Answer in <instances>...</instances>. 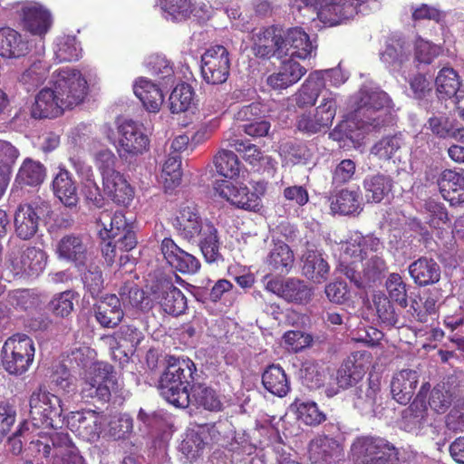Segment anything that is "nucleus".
<instances>
[{
  "label": "nucleus",
  "instance_id": "obj_58",
  "mask_svg": "<svg viewBox=\"0 0 464 464\" xmlns=\"http://www.w3.org/2000/svg\"><path fill=\"white\" fill-rule=\"evenodd\" d=\"M310 450L319 455L325 462H330L332 459L338 458L342 452V448L338 441L328 437L312 441Z\"/></svg>",
  "mask_w": 464,
  "mask_h": 464
},
{
  "label": "nucleus",
  "instance_id": "obj_18",
  "mask_svg": "<svg viewBox=\"0 0 464 464\" xmlns=\"http://www.w3.org/2000/svg\"><path fill=\"white\" fill-rule=\"evenodd\" d=\"M56 254L60 259L73 264L77 270H82L92 257L90 240L78 234L63 236L56 245Z\"/></svg>",
  "mask_w": 464,
  "mask_h": 464
},
{
  "label": "nucleus",
  "instance_id": "obj_14",
  "mask_svg": "<svg viewBox=\"0 0 464 464\" xmlns=\"http://www.w3.org/2000/svg\"><path fill=\"white\" fill-rule=\"evenodd\" d=\"M119 140L116 146L121 159L131 161L150 148V138L141 124L126 120L118 127Z\"/></svg>",
  "mask_w": 464,
  "mask_h": 464
},
{
  "label": "nucleus",
  "instance_id": "obj_23",
  "mask_svg": "<svg viewBox=\"0 0 464 464\" xmlns=\"http://www.w3.org/2000/svg\"><path fill=\"white\" fill-rule=\"evenodd\" d=\"M102 416L95 411L72 412L68 420L71 430L87 441H95L102 430Z\"/></svg>",
  "mask_w": 464,
  "mask_h": 464
},
{
  "label": "nucleus",
  "instance_id": "obj_61",
  "mask_svg": "<svg viewBox=\"0 0 464 464\" xmlns=\"http://www.w3.org/2000/svg\"><path fill=\"white\" fill-rule=\"evenodd\" d=\"M49 65L44 60H35L21 76V82L31 86L41 84L48 75Z\"/></svg>",
  "mask_w": 464,
  "mask_h": 464
},
{
  "label": "nucleus",
  "instance_id": "obj_28",
  "mask_svg": "<svg viewBox=\"0 0 464 464\" xmlns=\"http://www.w3.org/2000/svg\"><path fill=\"white\" fill-rule=\"evenodd\" d=\"M94 314L101 326L107 328L117 326L124 315L121 300L115 295H106L94 304Z\"/></svg>",
  "mask_w": 464,
  "mask_h": 464
},
{
  "label": "nucleus",
  "instance_id": "obj_41",
  "mask_svg": "<svg viewBox=\"0 0 464 464\" xmlns=\"http://www.w3.org/2000/svg\"><path fill=\"white\" fill-rule=\"evenodd\" d=\"M435 86L440 100L454 98L455 102L459 92L464 91L460 89V82L458 73L452 68L449 67H444L439 72L435 79Z\"/></svg>",
  "mask_w": 464,
  "mask_h": 464
},
{
  "label": "nucleus",
  "instance_id": "obj_33",
  "mask_svg": "<svg viewBox=\"0 0 464 464\" xmlns=\"http://www.w3.org/2000/svg\"><path fill=\"white\" fill-rule=\"evenodd\" d=\"M430 389L428 382L423 383L417 393L413 402L402 411L401 424L405 430L412 431L420 429L426 420L427 408L425 405V396Z\"/></svg>",
  "mask_w": 464,
  "mask_h": 464
},
{
  "label": "nucleus",
  "instance_id": "obj_35",
  "mask_svg": "<svg viewBox=\"0 0 464 464\" xmlns=\"http://www.w3.org/2000/svg\"><path fill=\"white\" fill-rule=\"evenodd\" d=\"M134 94L150 112H158L164 102L161 89L151 81L140 78L133 85Z\"/></svg>",
  "mask_w": 464,
  "mask_h": 464
},
{
  "label": "nucleus",
  "instance_id": "obj_27",
  "mask_svg": "<svg viewBox=\"0 0 464 464\" xmlns=\"http://www.w3.org/2000/svg\"><path fill=\"white\" fill-rule=\"evenodd\" d=\"M364 353L355 352L349 355L337 371L336 382L342 389L356 384L365 373Z\"/></svg>",
  "mask_w": 464,
  "mask_h": 464
},
{
  "label": "nucleus",
  "instance_id": "obj_9",
  "mask_svg": "<svg viewBox=\"0 0 464 464\" xmlns=\"http://www.w3.org/2000/svg\"><path fill=\"white\" fill-rule=\"evenodd\" d=\"M398 455L392 443L376 436L357 437L350 448L353 464H392L398 460Z\"/></svg>",
  "mask_w": 464,
  "mask_h": 464
},
{
  "label": "nucleus",
  "instance_id": "obj_59",
  "mask_svg": "<svg viewBox=\"0 0 464 464\" xmlns=\"http://www.w3.org/2000/svg\"><path fill=\"white\" fill-rule=\"evenodd\" d=\"M298 419L306 425H318L325 420V414L321 411L316 403L313 401H295Z\"/></svg>",
  "mask_w": 464,
  "mask_h": 464
},
{
  "label": "nucleus",
  "instance_id": "obj_48",
  "mask_svg": "<svg viewBox=\"0 0 464 464\" xmlns=\"http://www.w3.org/2000/svg\"><path fill=\"white\" fill-rule=\"evenodd\" d=\"M84 288L92 295H98L103 289L104 279L101 266L93 261V257L78 270Z\"/></svg>",
  "mask_w": 464,
  "mask_h": 464
},
{
  "label": "nucleus",
  "instance_id": "obj_29",
  "mask_svg": "<svg viewBox=\"0 0 464 464\" xmlns=\"http://www.w3.org/2000/svg\"><path fill=\"white\" fill-rule=\"evenodd\" d=\"M425 127L440 139H454L464 142V128L446 113L433 114L428 119Z\"/></svg>",
  "mask_w": 464,
  "mask_h": 464
},
{
  "label": "nucleus",
  "instance_id": "obj_11",
  "mask_svg": "<svg viewBox=\"0 0 464 464\" xmlns=\"http://www.w3.org/2000/svg\"><path fill=\"white\" fill-rule=\"evenodd\" d=\"M34 346L25 334L9 337L2 349V364L6 372L14 375L25 372L34 361Z\"/></svg>",
  "mask_w": 464,
  "mask_h": 464
},
{
  "label": "nucleus",
  "instance_id": "obj_13",
  "mask_svg": "<svg viewBox=\"0 0 464 464\" xmlns=\"http://www.w3.org/2000/svg\"><path fill=\"white\" fill-rule=\"evenodd\" d=\"M116 385L113 367L104 362H97L93 372L87 376L82 384L81 395L82 399H92L100 402H108L111 391Z\"/></svg>",
  "mask_w": 464,
  "mask_h": 464
},
{
  "label": "nucleus",
  "instance_id": "obj_31",
  "mask_svg": "<svg viewBox=\"0 0 464 464\" xmlns=\"http://www.w3.org/2000/svg\"><path fill=\"white\" fill-rule=\"evenodd\" d=\"M302 274L315 284H322L328 279L330 266L320 251L307 248L302 256Z\"/></svg>",
  "mask_w": 464,
  "mask_h": 464
},
{
  "label": "nucleus",
  "instance_id": "obj_54",
  "mask_svg": "<svg viewBox=\"0 0 464 464\" xmlns=\"http://www.w3.org/2000/svg\"><path fill=\"white\" fill-rule=\"evenodd\" d=\"M181 159L179 154L169 156L163 164L160 179L166 190L176 188L181 180Z\"/></svg>",
  "mask_w": 464,
  "mask_h": 464
},
{
  "label": "nucleus",
  "instance_id": "obj_43",
  "mask_svg": "<svg viewBox=\"0 0 464 464\" xmlns=\"http://www.w3.org/2000/svg\"><path fill=\"white\" fill-rule=\"evenodd\" d=\"M190 403L203 407L210 411H218L222 408L217 392L212 388L197 381L191 385L189 392Z\"/></svg>",
  "mask_w": 464,
  "mask_h": 464
},
{
  "label": "nucleus",
  "instance_id": "obj_32",
  "mask_svg": "<svg viewBox=\"0 0 464 464\" xmlns=\"http://www.w3.org/2000/svg\"><path fill=\"white\" fill-rule=\"evenodd\" d=\"M306 72V69L296 60H285L278 72L268 76L266 82L274 90L286 89L297 82Z\"/></svg>",
  "mask_w": 464,
  "mask_h": 464
},
{
  "label": "nucleus",
  "instance_id": "obj_57",
  "mask_svg": "<svg viewBox=\"0 0 464 464\" xmlns=\"http://www.w3.org/2000/svg\"><path fill=\"white\" fill-rule=\"evenodd\" d=\"M47 435L48 439L44 441V448L51 449L50 457L61 458L69 452V450L75 448L67 433L53 430Z\"/></svg>",
  "mask_w": 464,
  "mask_h": 464
},
{
  "label": "nucleus",
  "instance_id": "obj_44",
  "mask_svg": "<svg viewBox=\"0 0 464 464\" xmlns=\"http://www.w3.org/2000/svg\"><path fill=\"white\" fill-rule=\"evenodd\" d=\"M379 392L380 385L377 381L369 380L366 383L361 384L355 390L354 407L365 413L375 412Z\"/></svg>",
  "mask_w": 464,
  "mask_h": 464
},
{
  "label": "nucleus",
  "instance_id": "obj_3",
  "mask_svg": "<svg viewBox=\"0 0 464 464\" xmlns=\"http://www.w3.org/2000/svg\"><path fill=\"white\" fill-rule=\"evenodd\" d=\"M253 54L256 58H312L316 56L317 44L300 27L283 32L270 26L254 31L251 36Z\"/></svg>",
  "mask_w": 464,
  "mask_h": 464
},
{
  "label": "nucleus",
  "instance_id": "obj_12",
  "mask_svg": "<svg viewBox=\"0 0 464 464\" xmlns=\"http://www.w3.org/2000/svg\"><path fill=\"white\" fill-rule=\"evenodd\" d=\"M443 49L440 44L416 35L411 44H408L400 35L389 37L381 50L382 58H402L414 54L415 58H436L442 54Z\"/></svg>",
  "mask_w": 464,
  "mask_h": 464
},
{
  "label": "nucleus",
  "instance_id": "obj_50",
  "mask_svg": "<svg viewBox=\"0 0 464 464\" xmlns=\"http://www.w3.org/2000/svg\"><path fill=\"white\" fill-rule=\"evenodd\" d=\"M121 303L132 307L144 310L150 308V300L145 296L142 289L133 282L124 283L119 291Z\"/></svg>",
  "mask_w": 464,
  "mask_h": 464
},
{
  "label": "nucleus",
  "instance_id": "obj_19",
  "mask_svg": "<svg viewBox=\"0 0 464 464\" xmlns=\"http://www.w3.org/2000/svg\"><path fill=\"white\" fill-rule=\"evenodd\" d=\"M266 288L285 301L298 304L309 303L314 294L313 289L304 280L296 277L271 279L266 283Z\"/></svg>",
  "mask_w": 464,
  "mask_h": 464
},
{
  "label": "nucleus",
  "instance_id": "obj_36",
  "mask_svg": "<svg viewBox=\"0 0 464 464\" xmlns=\"http://www.w3.org/2000/svg\"><path fill=\"white\" fill-rule=\"evenodd\" d=\"M96 223L101 227L100 235L103 240L115 237L132 227L121 211L114 213L109 210L101 211L96 218Z\"/></svg>",
  "mask_w": 464,
  "mask_h": 464
},
{
  "label": "nucleus",
  "instance_id": "obj_37",
  "mask_svg": "<svg viewBox=\"0 0 464 464\" xmlns=\"http://www.w3.org/2000/svg\"><path fill=\"white\" fill-rule=\"evenodd\" d=\"M265 389L277 397H285L290 391V382L284 369L278 364L266 367L262 374Z\"/></svg>",
  "mask_w": 464,
  "mask_h": 464
},
{
  "label": "nucleus",
  "instance_id": "obj_8",
  "mask_svg": "<svg viewBox=\"0 0 464 464\" xmlns=\"http://www.w3.org/2000/svg\"><path fill=\"white\" fill-rule=\"evenodd\" d=\"M302 4L312 8L318 21L324 26L333 27L353 19L358 13L376 10L379 0H301Z\"/></svg>",
  "mask_w": 464,
  "mask_h": 464
},
{
  "label": "nucleus",
  "instance_id": "obj_38",
  "mask_svg": "<svg viewBox=\"0 0 464 464\" xmlns=\"http://www.w3.org/2000/svg\"><path fill=\"white\" fill-rule=\"evenodd\" d=\"M294 262L293 251L287 244L282 241L274 243L266 259V264L269 269L279 274H288L294 266Z\"/></svg>",
  "mask_w": 464,
  "mask_h": 464
},
{
  "label": "nucleus",
  "instance_id": "obj_52",
  "mask_svg": "<svg viewBox=\"0 0 464 464\" xmlns=\"http://www.w3.org/2000/svg\"><path fill=\"white\" fill-rule=\"evenodd\" d=\"M45 177V169L39 162L26 160L21 166L16 180L21 185L37 186L41 184Z\"/></svg>",
  "mask_w": 464,
  "mask_h": 464
},
{
  "label": "nucleus",
  "instance_id": "obj_49",
  "mask_svg": "<svg viewBox=\"0 0 464 464\" xmlns=\"http://www.w3.org/2000/svg\"><path fill=\"white\" fill-rule=\"evenodd\" d=\"M200 65L203 79L210 84H220L229 75V60H201Z\"/></svg>",
  "mask_w": 464,
  "mask_h": 464
},
{
  "label": "nucleus",
  "instance_id": "obj_1",
  "mask_svg": "<svg viewBox=\"0 0 464 464\" xmlns=\"http://www.w3.org/2000/svg\"><path fill=\"white\" fill-rule=\"evenodd\" d=\"M50 84L36 95L31 111L34 119L56 118L82 103L88 93L87 81L76 69L60 70Z\"/></svg>",
  "mask_w": 464,
  "mask_h": 464
},
{
  "label": "nucleus",
  "instance_id": "obj_16",
  "mask_svg": "<svg viewBox=\"0 0 464 464\" xmlns=\"http://www.w3.org/2000/svg\"><path fill=\"white\" fill-rule=\"evenodd\" d=\"M46 262V253L35 246L24 250L14 248L8 255L11 271L19 277L38 276L44 271Z\"/></svg>",
  "mask_w": 464,
  "mask_h": 464
},
{
  "label": "nucleus",
  "instance_id": "obj_21",
  "mask_svg": "<svg viewBox=\"0 0 464 464\" xmlns=\"http://www.w3.org/2000/svg\"><path fill=\"white\" fill-rule=\"evenodd\" d=\"M336 113V102L332 93L323 95L322 103L316 108L314 116L303 114L298 121L297 128L307 133H316L332 124Z\"/></svg>",
  "mask_w": 464,
  "mask_h": 464
},
{
  "label": "nucleus",
  "instance_id": "obj_22",
  "mask_svg": "<svg viewBox=\"0 0 464 464\" xmlns=\"http://www.w3.org/2000/svg\"><path fill=\"white\" fill-rule=\"evenodd\" d=\"M160 250L166 261L182 274H196L200 268L198 259L192 254L180 248L169 237H165L161 241Z\"/></svg>",
  "mask_w": 464,
  "mask_h": 464
},
{
  "label": "nucleus",
  "instance_id": "obj_60",
  "mask_svg": "<svg viewBox=\"0 0 464 464\" xmlns=\"http://www.w3.org/2000/svg\"><path fill=\"white\" fill-rule=\"evenodd\" d=\"M54 53L56 58H78L82 55V48L76 37L66 35L57 39Z\"/></svg>",
  "mask_w": 464,
  "mask_h": 464
},
{
  "label": "nucleus",
  "instance_id": "obj_47",
  "mask_svg": "<svg viewBox=\"0 0 464 464\" xmlns=\"http://www.w3.org/2000/svg\"><path fill=\"white\" fill-rule=\"evenodd\" d=\"M403 145L401 135H389L382 138L371 148V154L382 160H390L400 158Z\"/></svg>",
  "mask_w": 464,
  "mask_h": 464
},
{
  "label": "nucleus",
  "instance_id": "obj_24",
  "mask_svg": "<svg viewBox=\"0 0 464 464\" xmlns=\"http://www.w3.org/2000/svg\"><path fill=\"white\" fill-rule=\"evenodd\" d=\"M32 43L18 31L11 27L0 28V56L2 58H22L33 55Z\"/></svg>",
  "mask_w": 464,
  "mask_h": 464
},
{
  "label": "nucleus",
  "instance_id": "obj_56",
  "mask_svg": "<svg viewBox=\"0 0 464 464\" xmlns=\"http://www.w3.org/2000/svg\"><path fill=\"white\" fill-rule=\"evenodd\" d=\"M390 301L395 302L401 308L408 306L407 285L397 273H392L385 283Z\"/></svg>",
  "mask_w": 464,
  "mask_h": 464
},
{
  "label": "nucleus",
  "instance_id": "obj_42",
  "mask_svg": "<svg viewBox=\"0 0 464 464\" xmlns=\"http://www.w3.org/2000/svg\"><path fill=\"white\" fill-rule=\"evenodd\" d=\"M55 196L67 207H74L78 202L77 188L68 170L60 169L53 181Z\"/></svg>",
  "mask_w": 464,
  "mask_h": 464
},
{
  "label": "nucleus",
  "instance_id": "obj_25",
  "mask_svg": "<svg viewBox=\"0 0 464 464\" xmlns=\"http://www.w3.org/2000/svg\"><path fill=\"white\" fill-rule=\"evenodd\" d=\"M437 184L443 198L457 206L464 203V173L444 169L437 179Z\"/></svg>",
  "mask_w": 464,
  "mask_h": 464
},
{
  "label": "nucleus",
  "instance_id": "obj_2",
  "mask_svg": "<svg viewBox=\"0 0 464 464\" xmlns=\"http://www.w3.org/2000/svg\"><path fill=\"white\" fill-rule=\"evenodd\" d=\"M383 243L373 235L358 236L345 244L344 257L358 258L340 265V271L358 288H366L381 281L388 270L383 258Z\"/></svg>",
  "mask_w": 464,
  "mask_h": 464
},
{
  "label": "nucleus",
  "instance_id": "obj_63",
  "mask_svg": "<svg viewBox=\"0 0 464 464\" xmlns=\"http://www.w3.org/2000/svg\"><path fill=\"white\" fill-rule=\"evenodd\" d=\"M374 304L380 320L387 326H394L399 322V314L392 302L384 295L375 296Z\"/></svg>",
  "mask_w": 464,
  "mask_h": 464
},
{
  "label": "nucleus",
  "instance_id": "obj_40",
  "mask_svg": "<svg viewBox=\"0 0 464 464\" xmlns=\"http://www.w3.org/2000/svg\"><path fill=\"white\" fill-rule=\"evenodd\" d=\"M362 209L358 190L342 189L331 199V210L341 215H356Z\"/></svg>",
  "mask_w": 464,
  "mask_h": 464
},
{
  "label": "nucleus",
  "instance_id": "obj_46",
  "mask_svg": "<svg viewBox=\"0 0 464 464\" xmlns=\"http://www.w3.org/2000/svg\"><path fill=\"white\" fill-rule=\"evenodd\" d=\"M365 131L359 126L358 121L353 120L343 121L338 124L331 132L330 138L334 140L343 141V147L349 146V141L353 147H357L361 144V140L363 139V133Z\"/></svg>",
  "mask_w": 464,
  "mask_h": 464
},
{
  "label": "nucleus",
  "instance_id": "obj_30",
  "mask_svg": "<svg viewBox=\"0 0 464 464\" xmlns=\"http://www.w3.org/2000/svg\"><path fill=\"white\" fill-rule=\"evenodd\" d=\"M362 187L368 203H381L391 195L393 179L390 175L378 172L367 175L362 181Z\"/></svg>",
  "mask_w": 464,
  "mask_h": 464
},
{
  "label": "nucleus",
  "instance_id": "obj_17",
  "mask_svg": "<svg viewBox=\"0 0 464 464\" xmlns=\"http://www.w3.org/2000/svg\"><path fill=\"white\" fill-rule=\"evenodd\" d=\"M50 212V206L44 201H34L20 205L14 213V230L23 240L32 238L38 231L41 221Z\"/></svg>",
  "mask_w": 464,
  "mask_h": 464
},
{
  "label": "nucleus",
  "instance_id": "obj_62",
  "mask_svg": "<svg viewBox=\"0 0 464 464\" xmlns=\"http://www.w3.org/2000/svg\"><path fill=\"white\" fill-rule=\"evenodd\" d=\"M304 383L310 389L320 388L324 381V373L317 362H305L301 368Z\"/></svg>",
  "mask_w": 464,
  "mask_h": 464
},
{
  "label": "nucleus",
  "instance_id": "obj_51",
  "mask_svg": "<svg viewBox=\"0 0 464 464\" xmlns=\"http://www.w3.org/2000/svg\"><path fill=\"white\" fill-rule=\"evenodd\" d=\"M194 100V91L188 83L178 84L171 92L169 101L172 113L188 111Z\"/></svg>",
  "mask_w": 464,
  "mask_h": 464
},
{
  "label": "nucleus",
  "instance_id": "obj_39",
  "mask_svg": "<svg viewBox=\"0 0 464 464\" xmlns=\"http://www.w3.org/2000/svg\"><path fill=\"white\" fill-rule=\"evenodd\" d=\"M102 182L104 191L118 205H127L132 199L133 190L120 172L102 179Z\"/></svg>",
  "mask_w": 464,
  "mask_h": 464
},
{
  "label": "nucleus",
  "instance_id": "obj_26",
  "mask_svg": "<svg viewBox=\"0 0 464 464\" xmlns=\"http://www.w3.org/2000/svg\"><path fill=\"white\" fill-rule=\"evenodd\" d=\"M419 377L418 372L409 369L395 373L391 382L392 398L401 405L408 404L415 393Z\"/></svg>",
  "mask_w": 464,
  "mask_h": 464
},
{
  "label": "nucleus",
  "instance_id": "obj_20",
  "mask_svg": "<svg viewBox=\"0 0 464 464\" xmlns=\"http://www.w3.org/2000/svg\"><path fill=\"white\" fill-rule=\"evenodd\" d=\"M215 191L237 208L246 210H256L260 207V198L255 192L242 183H233L228 180L217 181Z\"/></svg>",
  "mask_w": 464,
  "mask_h": 464
},
{
  "label": "nucleus",
  "instance_id": "obj_4",
  "mask_svg": "<svg viewBox=\"0 0 464 464\" xmlns=\"http://www.w3.org/2000/svg\"><path fill=\"white\" fill-rule=\"evenodd\" d=\"M173 227L182 239L200 248L208 263L222 259L218 229L210 221L201 218L194 202L188 201L180 205Z\"/></svg>",
  "mask_w": 464,
  "mask_h": 464
},
{
  "label": "nucleus",
  "instance_id": "obj_45",
  "mask_svg": "<svg viewBox=\"0 0 464 464\" xmlns=\"http://www.w3.org/2000/svg\"><path fill=\"white\" fill-rule=\"evenodd\" d=\"M156 5L163 17L173 22L187 20L194 9L192 0H156Z\"/></svg>",
  "mask_w": 464,
  "mask_h": 464
},
{
  "label": "nucleus",
  "instance_id": "obj_5",
  "mask_svg": "<svg viewBox=\"0 0 464 464\" xmlns=\"http://www.w3.org/2000/svg\"><path fill=\"white\" fill-rule=\"evenodd\" d=\"M354 117L364 131H381L394 124L392 101L379 87L362 86L355 96Z\"/></svg>",
  "mask_w": 464,
  "mask_h": 464
},
{
  "label": "nucleus",
  "instance_id": "obj_10",
  "mask_svg": "<svg viewBox=\"0 0 464 464\" xmlns=\"http://www.w3.org/2000/svg\"><path fill=\"white\" fill-rule=\"evenodd\" d=\"M29 406V416L34 426L53 429L63 423L61 399L47 392L44 385H39L32 392Z\"/></svg>",
  "mask_w": 464,
  "mask_h": 464
},
{
  "label": "nucleus",
  "instance_id": "obj_7",
  "mask_svg": "<svg viewBox=\"0 0 464 464\" xmlns=\"http://www.w3.org/2000/svg\"><path fill=\"white\" fill-rule=\"evenodd\" d=\"M22 30L35 38L28 39L34 48V56H43L45 51L44 39L51 32L54 17L44 5L28 1L22 3L16 11Z\"/></svg>",
  "mask_w": 464,
  "mask_h": 464
},
{
  "label": "nucleus",
  "instance_id": "obj_55",
  "mask_svg": "<svg viewBox=\"0 0 464 464\" xmlns=\"http://www.w3.org/2000/svg\"><path fill=\"white\" fill-rule=\"evenodd\" d=\"M214 163L218 173L225 178L233 179L239 173V160L231 150L219 151L215 157Z\"/></svg>",
  "mask_w": 464,
  "mask_h": 464
},
{
  "label": "nucleus",
  "instance_id": "obj_15",
  "mask_svg": "<svg viewBox=\"0 0 464 464\" xmlns=\"http://www.w3.org/2000/svg\"><path fill=\"white\" fill-rule=\"evenodd\" d=\"M150 293L165 313L178 316L187 309L184 294L174 285L170 277L160 276L151 282Z\"/></svg>",
  "mask_w": 464,
  "mask_h": 464
},
{
  "label": "nucleus",
  "instance_id": "obj_64",
  "mask_svg": "<svg viewBox=\"0 0 464 464\" xmlns=\"http://www.w3.org/2000/svg\"><path fill=\"white\" fill-rule=\"evenodd\" d=\"M73 292L64 291L51 300L49 310L56 316L66 317L73 310Z\"/></svg>",
  "mask_w": 464,
  "mask_h": 464
},
{
  "label": "nucleus",
  "instance_id": "obj_6",
  "mask_svg": "<svg viewBox=\"0 0 464 464\" xmlns=\"http://www.w3.org/2000/svg\"><path fill=\"white\" fill-rule=\"evenodd\" d=\"M195 363L189 359L169 357L159 382L160 395L176 407L190 404L188 387L198 380Z\"/></svg>",
  "mask_w": 464,
  "mask_h": 464
},
{
  "label": "nucleus",
  "instance_id": "obj_34",
  "mask_svg": "<svg viewBox=\"0 0 464 464\" xmlns=\"http://www.w3.org/2000/svg\"><path fill=\"white\" fill-rule=\"evenodd\" d=\"M409 273L420 286H426L439 282L440 266L432 258L421 256L409 266Z\"/></svg>",
  "mask_w": 464,
  "mask_h": 464
},
{
  "label": "nucleus",
  "instance_id": "obj_53",
  "mask_svg": "<svg viewBox=\"0 0 464 464\" xmlns=\"http://www.w3.org/2000/svg\"><path fill=\"white\" fill-rule=\"evenodd\" d=\"M206 445L205 430L203 429L198 431L191 430L188 432L179 449L188 459L195 460L202 455Z\"/></svg>",
  "mask_w": 464,
  "mask_h": 464
}]
</instances>
